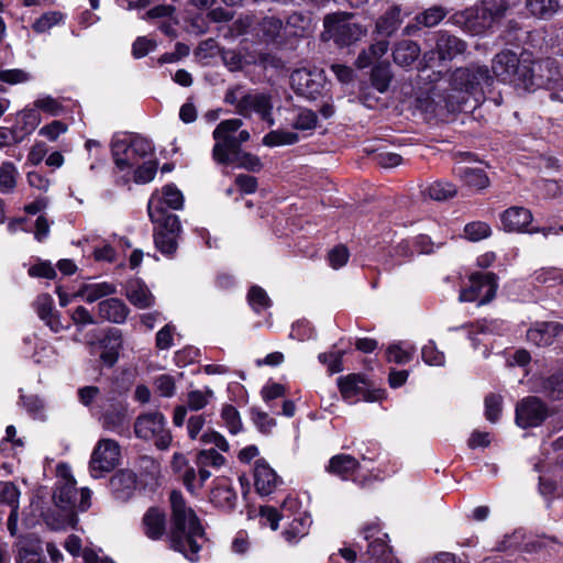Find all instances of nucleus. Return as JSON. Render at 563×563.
Returning a JSON list of instances; mask_svg holds the SVG:
<instances>
[{
  "label": "nucleus",
  "instance_id": "f257e3e1",
  "mask_svg": "<svg viewBox=\"0 0 563 563\" xmlns=\"http://www.w3.org/2000/svg\"><path fill=\"white\" fill-rule=\"evenodd\" d=\"M169 500L172 523L168 532H166V515L157 507H151L144 514L142 518L143 532L154 541L166 534L170 549L181 553L189 561L196 562L205 542L203 528L181 493L173 490Z\"/></svg>",
  "mask_w": 563,
  "mask_h": 563
},
{
  "label": "nucleus",
  "instance_id": "f03ea898",
  "mask_svg": "<svg viewBox=\"0 0 563 563\" xmlns=\"http://www.w3.org/2000/svg\"><path fill=\"white\" fill-rule=\"evenodd\" d=\"M492 69L499 80L523 90L547 87L551 99L563 103V69L553 58L534 60L530 53L517 56L503 51L494 57Z\"/></svg>",
  "mask_w": 563,
  "mask_h": 563
},
{
  "label": "nucleus",
  "instance_id": "7ed1b4c3",
  "mask_svg": "<svg viewBox=\"0 0 563 563\" xmlns=\"http://www.w3.org/2000/svg\"><path fill=\"white\" fill-rule=\"evenodd\" d=\"M494 82L493 76L486 66L472 65L465 68H457L451 77L450 89L445 95L431 93L420 95L417 98V108L426 113L437 114L441 110L448 112L464 111L473 98L475 103L489 91Z\"/></svg>",
  "mask_w": 563,
  "mask_h": 563
},
{
  "label": "nucleus",
  "instance_id": "20e7f679",
  "mask_svg": "<svg viewBox=\"0 0 563 563\" xmlns=\"http://www.w3.org/2000/svg\"><path fill=\"white\" fill-rule=\"evenodd\" d=\"M147 211L151 221L156 225L153 234L156 249L162 254L172 256L178 247L181 233L179 218L164 210L155 200L148 202Z\"/></svg>",
  "mask_w": 563,
  "mask_h": 563
},
{
  "label": "nucleus",
  "instance_id": "39448f33",
  "mask_svg": "<svg viewBox=\"0 0 563 563\" xmlns=\"http://www.w3.org/2000/svg\"><path fill=\"white\" fill-rule=\"evenodd\" d=\"M242 125L241 119L223 120L217 125L212 133L214 139L212 158L214 162L229 165L230 155L236 153L241 145L250 140L249 131L241 130Z\"/></svg>",
  "mask_w": 563,
  "mask_h": 563
},
{
  "label": "nucleus",
  "instance_id": "423d86ee",
  "mask_svg": "<svg viewBox=\"0 0 563 563\" xmlns=\"http://www.w3.org/2000/svg\"><path fill=\"white\" fill-rule=\"evenodd\" d=\"M506 11L505 0H481L462 13L464 27L472 34H481L490 29Z\"/></svg>",
  "mask_w": 563,
  "mask_h": 563
},
{
  "label": "nucleus",
  "instance_id": "0eeeda50",
  "mask_svg": "<svg viewBox=\"0 0 563 563\" xmlns=\"http://www.w3.org/2000/svg\"><path fill=\"white\" fill-rule=\"evenodd\" d=\"M134 433L139 439L154 441L159 450H166L173 440L166 419L158 411L140 415L134 422Z\"/></svg>",
  "mask_w": 563,
  "mask_h": 563
},
{
  "label": "nucleus",
  "instance_id": "6e6552de",
  "mask_svg": "<svg viewBox=\"0 0 563 563\" xmlns=\"http://www.w3.org/2000/svg\"><path fill=\"white\" fill-rule=\"evenodd\" d=\"M351 14L333 13L324 18L323 37L333 40L341 46L350 45L361 40L366 34V29L350 21Z\"/></svg>",
  "mask_w": 563,
  "mask_h": 563
},
{
  "label": "nucleus",
  "instance_id": "1a4fd4ad",
  "mask_svg": "<svg viewBox=\"0 0 563 563\" xmlns=\"http://www.w3.org/2000/svg\"><path fill=\"white\" fill-rule=\"evenodd\" d=\"M497 283L493 273H476L470 277L467 288L461 290V302H477L478 306L488 303L496 295Z\"/></svg>",
  "mask_w": 563,
  "mask_h": 563
},
{
  "label": "nucleus",
  "instance_id": "9d476101",
  "mask_svg": "<svg viewBox=\"0 0 563 563\" xmlns=\"http://www.w3.org/2000/svg\"><path fill=\"white\" fill-rule=\"evenodd\" d=\"M364 540L367 541V554L374 563H398L388 545V534L383 532L377 522L366 523L362 528Z\"/></svg>",
  "mask_w": 563,
  "mask_h": 563
},
{
  "label": "nucleus",
  "instance_id": "9b49d317",
  "mask_svg": "<svg viewBox=\"0 0 563 563\" xmlns=\"http://www.w3.org/2000/svg\"><path fill=\"white\" fill-rule=\"evenodd\" d=\"M120 445L111 439H101L92 451L89 470L95 478L111 472L119 463Z\"/></svg>",
  "mask_w": 563,
  "mask_h": 563
},
{
  "label": "nucleus",
  "instance_id": "f8f14e48",
  "mask_svg": "<svg viewBox=\"0 0 563 563\" xmlns=\"http://www.w3.org/2000/svg\"><path fill=\"white\" fill-rule=\"evenodd\" d=\"M548 407L534 396H528L516 405L515 421L521 429L539 427L548 417Z\"/></svg>",
  "mask_w": 563,
  "mask_h": 563
},
{
  "label": "nucleus",
  "instance_id": "ddd939ff",
  "mask_svg": "<svg viewBox=\"0 0 563 563\" xmlns=\"http://www.w3.org/2000/svg\"><path fill=\"white\" fill-rule=\"evenodd\" d=\"M466 43L460 37L448 32H439L437 34L434 49L427 52L423 55L426 67L428 66V63L433 59L434 55H438L441 62H450L459 55H462L466 51Z\"/></svg>",
  "mask_w": 563,
  "mask_h": 563
},
{
  "label": "nucleus",
  "instance_id": "4468645a",
  "mask_svg": "<svg viewBox=\"0 0 563 563\" xmlns=\"http://www.w3.org/2000/svg\"><path fill=\"white\" fill-rule=\"evenodd\" d=\"M290 84L298 95L316 99L323 88V77L319 70L301 68L291 74Z\"/></svg>",
  "mask_w": 563,
  "mask_h": 563
},
{
  "label": "nucleus",
  "instance_id": "2eb2a0df",
  "mask_svg": "<svg viewBox=\"0 0 563 563\" xmlns=\"http://www.w3.org/2000/svg\"><path fill=\"white\" fill-rule=\"evenodd\" d=\"M102 428L119 435L130 434V415L128 406L123 402L111 405L101 418Z\"/></svg>",
  "mask_w": 563,
  "mask_h": 563
},
{
  "label": "nucleus",
  "instance_id": "dca6fc26",
  "mask_svg": "<svg viewBox=\"0 0 563 563\" xmlns=\"http://www.w3.org/2000/svg\"><path fill=\"white\" fill-rule=\"evenodd\" d=\"M340 393L344 400L356 402L361 399L372 401L365 379L357 374H350L338 379Z\"/></svg>",
  "mask_w": 563,
  "mask_h": 563
},
{
  "label": "nucleus",
  "instance_id": "f3484780",
  "mask_svg": "<svg viewBox=\"0 0 563 563\" xmlns=\"http://www.w3.org/2000/svg\"><path fill=\"white\" fill-rule=\"evenodd\" d=\"M272 109L273 103L271 96L261 92H247L246 99L242 101V110H240V114L243 117H250L254 112L269 125H273L274 119L272 118Z\"/></svg>",
  "mask_w": 563,
  "mask_h": 563
},
{
  "label": "nucleus",
  "instance_id": "a211bd4d",
  "mask_svg": "<svg viewBox=\"0 0 563 563\" xmlns=\"http://www.w3.org/2000/svg\"><path fill=\"white\" fill-rule=\"evenodd\" d=\"M562 332L559 322H538L527 331V340L537 346H549Z\"/></svg>",
  "mask_w": 563,
  "mask_h": 563
},
{
  "label": "nucleus",
  "instance_id": "6ab92c4d",
  "mask_svg": "<svg viewBox=\"0 0 563 563\" xmlns=\"http://www.w3.org/2000/svg\"><path fill=\"white\" fill-rule=\"evenodd\" d=\"M238 500L236 492L232 483L227 477L214 479V486L210 493V501L219 508L231 510L235 507Z\"/></svg>",
  "mask_w": 563,
  "mask_h": 563
},
{
  "label": "nucleus",
  "instance_id": "aec40b11",
  "mask_svg": "<svg viewBox=\"0 0 563 563\" xmlns=\"http://www.w3.org/2000/svg\"><path fill=\"white\" fill-rule=\"evenodd\" d=\"M280 478L265 460H257L254 467V486L258 494H272Z\"/></svg>",
  "mask_w": 563,
  "mask_h": 563
},
{
  "label": "nucleus",
  "instance_id": "412c9836",
  "mask_svg": "<svg viewBox=\"0 0 563 563\" xmlns=\"http://www.w3.org/2000/svg\"><path fill=\"white\" fill-rule=\"evenodd\" d=\"M501 225L507 232H521L532 221V213L523 207H510L500 214Z\"/></svg>",
  "mask_w": 563,
  "mask_h": 563
},
{
  "label": "nucleus",
  "instance_id": "4be33fe9",
  "mask_svg": "<svg viewBox=\"0 0 563 563\" xmlns=\"http://www.w3.org/2000/svg\"><path fill=\"white\" fill-rule=\"evenodd\" d=\"M125 297L137 309H147L155 303V297L150 288L140 279L128 282Z\"/></svg>",
  "mask_w": 563,
  "mask_h": 563
},
{
  "label": "nucleus",
  "instance_id": "5701e85b",
  "mask_svg": "<svg viewBox=\"0 0 563 563\" xmlns=\"http://www.w3.org/2000/svg\"><path fill=\"white\" fill-rule=\"evenodd\" d=\"M111 489L119 500H128L136 488V475L129 470L118 472L110 481Z\"/></svg>",
  "mask_w": 563,
  "mask_h": 563
},
{
  "label": "nucleus",
  "instance_id": "b1692460",
  "mask_svg": "<svg viewBox=\"0 0 563 563\" xmlns=\"http://www.w3.org/2000/svg\"><path fill=\"white\" fill-rule=\"evenodd\" d=\"M99 317L109 322L123 323L129 314V308L119 298H109L98 303Z\"/></svg>",
  "mask_w": 563,
  "mask_h": 563
},
{
  "label": "nucleus",
  "instance_id": "393cba45",
  "mask_svg": "<svg viewBox=\"0 0 563 563\" xmlns=\"http://www.w3.org/2000/svg\"><path fill=\"white\" fill-rule=\"evenodd\" d=\"M54 501L63 510H73L77 505L78 489L73 477H65L54 492Z\"/></svg>",
  "mask_w": 563,
  "mask_h": 563
},
{
  "label": "nucleus",
  "instance_id": "a878e982",
  "mask_svg": "<svg viewBox=\"0 0 563 563\" xmlns=\"http://www.w3.org/2000/svg\"><path fill=\"white\" fill-rule=\"evenodd\" d=\"M400 5L389 7L375 23V32L386 37L391 36L402 23Z\"/></svg>",
  "mask_w": 563,
  "mask_h": 563
},
{
  "label": "nucleus",
  "instance_id": "bb28decb",
  "mask_svg": "<svg viewBox=\"0 0 563 563\" xmlns=\"http://www.w3.org/2000/svg\"><path fill=\"white\" fill-rule=\"evenodd\" d=\"M421 53L420 46L417 42L411 40L398 41L393 49L394 62L401 66H410Z\"/></svg>",
  "mask_w": 563,
  "mask_h": 563
},
{
  "label": "nucleus",
  "instance_id": "cd10ccee",
  "mask_svg": "<svg viewBox=\"0 0 563 563\" xmlns=\"http://www.w3.org/2000/svg\"><path fill=\"white\" fill-rule=\"evenodd\" d=\"M121 334L119 330L111 331L104 336L99 345L102 349L100 358L107 366H113L119 357V351L121 349Z\"/></svg>",
  "mask_w": 563,
  "mask_h": 563
},
{
  "label": "nucleus",
  "instance_id": "c85d7f7f",
  "mask_svg": "<svg viewBox=\"0 0 563 563\" xmlns=\"http://www.w3.org/2000/svg\"><path fill=\"white\" fill-rule=\"evenodd\" d=\"M114 294H117L115 285L108 282H102L82 285L76 296L81 297L88 303H92Z\"/></svg>",
  "mask_w": 563,
  "mask_h": 563
},
{
  "label": "nucleus",
  "instance_id": "c756f323",
  "mask_svg": "<svg viewBox=\"0 0 563 563\" xmlns=\"http://www.w3.org/2000/svg\"><path fill=\"white\" fill-rule=\"evenodd\" d=\"M389 42L387 40H379L372 44L367 49L360 53L356 59L358 68H366L371 65L379 64L378 60L388 52Z\"/></svg>",
  "mask_w": 563,
  "mask_h": 563
},
{
  "label": "nucleus",
  "instance_id": "7c9ffc66",
  "mask_svg": "<svg viewBox=\"0 0 563 563\" xmlns=\"http://www.w3.org/2000/svg\"><path fill=\"white\" fill-rule=\"evenodd\" d=\"M112 154L114 163L120 170L132 168L141 161L136 154L130 152V145L125 140H119L112 144Z\"/></svg>",
  "mask_w": 563,
  "mask_h": 563
},
{
  "label": "nucleus",
  "instance_id": "2f4dec72",
  "mask_svg": "<svg viewBox=\"0 0 563 563\" xmlns=\"http://www.w3.org/2000/svg\"><path fill=\"white\" fill-rule=\"evenodd\" d=\"M311 518L307 514H299L285 528L283 536L290 544L297 543L301 538L308 534Z\"/></svg>",
  "mask_w": 563,
  "mask_h": 563
},
{
  "label": "nucleus",
  "instance_id": "473e14b6",
  "mask_svg": "<svg viewBox=\"0 0 563 563\" xmlns=\"http://www.w3.org/2000/svg\"><path fill=\"white\" fill-rule=\"evenodd\" d=\"M153 200H155L158 206H162L164 210H166L165 207L179 210L184 206V196L174 185L164 186L162 194L153 195L148 202H152Z\"/></svg>",
  "mask_w": 563,
  "mask_h": 563
},
{
  "label": "nucleus",
  "instance_id": "72a5a7b5",
  "mask_svg": "<svg viewBox=\"0 0 563 563\" xmlns=\"http://www.w3.org/2000/svg\"><path fill=\"white\" fill-rule=\"evenodd\" d=\"M358 465V461L352 455L338 454L331 457L328 471L345 479L352 475Z\"/></svg>",
  "mask_w": 563,
  "mask_h": 563
},
{
  "label": "nucleus",
  "instance_id": "f704fd0d",
  "mask_svg": "<svg viewBox=\"0 0 563 563\" xmlns=\"http://www.w3.org/2000/svg\"><path fill=\"white\" fill-rule=\"evenodd\" d=\"M19 170L12 162H3L0 165V192L12 194L18 184Z\"/></svg>",
  "mask_w": 563,
  "mask_h": 563
},
{
  "label": "nucleus",
  "instance_id": "c9c22d12",
  "mask_svg": "<svg viewBox=\"0 0 563 563\" xmlns=\"http://www.w3.org/2000/svg\"><path fill=\"white\" fill-rule=\"evenodd\" d=\"M464 184L475 189H484L488 186L489 179L481 168L457 167L455 170Z\"/></svg>",
  "mask_w": 563,
  "mask_h": 563
},
{
  "label": "nucleus",
  "instance_id": "e433bc0d",
  "mask_svg": "<svg viewBox=\"0 0 563 563\" xmlns=\"http://www.w3.org/2000/svg\"><path fill=\"white\" fill-rule=\"evenodd\" d=\"M526 8L531 15L548 20L558 11V0H526Z\"/></svg>",
  "mask_w": 563,
  "mask_h": 563
},
{
  "label": "nucleus",
  "instance_id": "4c0bfd02",
  "mask_svg": "<svg viewBox=\"0 0 563 563\" xmlns=\"http://www.w3.org/2000/svg\"><path fill=\"white\" fill-rule=\"evenodd\" d=\"M448 14V11L441 5H433L415 16L418 26L433 27L438 25Z\"/></svg>",
  "mask_w": 563,
  "mask_h": 563
},
{
  "label": "nucleus",
  "instance_id": "58836bf2",
  "mask_svg": "<svg viewBox=\"0 0 563 563\" xmlns=\"http://www.w3.org/2000/svg\"><path fill=\"white\" fill-rule=\"evenodd\" d=\"M229 165H235L250 172H260L263 167L261 159L256 155L243 152L241 148L230 155Z\"/></svg>",
  "mask_w": 563,
  "mask_h": 563
},
{
  "label": "nucleus",
  "instance_id": "ea45409f",
  "mask_svg": "<svg viewBox=\"0 0 563 563\" xmlns=\"http://www.w3.org/2000/svg\"><path fill=\"white\" fill-rule=\"evenodd\" d=\"M416 350L412 345L406 343L391 344L386 351L388 362L396 364H406L412 360Z\"/></svg>",
  "mask_w": 563,
  "mask_h": 563
},
{
  "label": "nucleus",
  "instance_id": "a19ab883",
  "mask_svg": "<svg viewBox=\"0 0 563 563\" xmlns=\"http://www.w3.org/2000/svg\"><path fill=\"white\" fill-rule=\"evenodd\" d=\"M372 85L379 91L385 92L391 80L390 66L388 63H379L373 67L371 76Z\"/></svg>",
  "mask_w": 563,
  "mask_h": 563
},
{
  "label": "nucleus",
  "instance_id": "79ce46f5",
  "mask_svg": "<svg viewBox=\"0 0 563 563\" xmlns=\"http://www.w3.org/2000/svg\"><path fill=\"white\" fill-rule=\"evenodd\" d=\"M223 426L229 430L231 434H238L243 429V423L239 411L232 405H224L220 412Z\"/></svg>",
  "mask_w": 563,
  "mask_h": 563
},
{
  "label": "nucleus",
  "instance_id": "37998d69",
  "mask_svg": "<svg viewBox=\"0 0 563 563\" xmlns=\"http://www.w3.org/2000/svg\"><path fill=\"white\" fill-rule=\"evenodd\" d=\"M299 141L297 133L283 130H274L263 137V144L269 147L291 145Z\"/></svg>",
  "mask_w": 563,
  "mask_h": 563
},
{
  "label": "nucleus",
  "instance_id": "c03bdc74",
  "mask_svg": "<svg viewBox=\"0 0 563 563\" xmlns=\"http://www.w3.org/2000/svg\"><path fill=\"white\" fill-rule=\"evenodd\" d=\"M426 194L433 200L443 201L456 195V187L449 181H434L427 189Z\"/></svg>",
  "mask_w": 563,
  "mask_h": 563
},
{
  "label": "nucleus",
  "instance_id": "a18cd8bd",
  "mask_svg": "<svg viewBox=\"0 0 563 563\" xmlns=\"http://www.w3.org/2000/svg\"><path fill=\"white\" fill-rule=\"evenodd\" d=\"M309 19L301 13H292L287 18L284 33L287 36H301L309 27Z\"/></svg>",
  "mask_w": 563,
  "mask_h": 563
},
{
  "label": "nucleus",
  "instance_id": "49530a36",
  "mask_svg": "<svg viewBox=\"0 0 563 563\" xmlns=\"http://www.w3.org/2000/svg\"><path fill=\"white\" fill-rule=\"evenodd\" d=\"M318 117L310 109H299L291 119V126L299 131L313 130L317 126Z\"/></svg>",
  "mask_w": 563,
  "mask_h": 563
},
{
  "label": "nucleus",
  "instance_id": "de8ad7c7",
  "mask_svg": "<svg viewBox=\"0 0 563 563\" xmlns=\"http://www.w3.org/2000/svg\"><path fill=\"white\" fill-rule=\"evenodd\" d=\"M213 397L214 393L210 388H206L205 390H191L187 395V407L190 410L198 411L205 408Z\"/></svg>",
  "mask_w": 563,
  "mask_h": 563
},
{
  "label": "nucleus",
  "instance_id": "09e8293b",
  "mask_svg": "<svg viewBox=\"0 0 563 563\" xmlns=\"http://www.w3.org/2000/svg\"><path fill=\"white\" fill-rule=\"evenodd\" d=\"M225 463V457L213 449L201 450L197 453L196 465L219 468Z\"/></svg>",
  "mask_w": 563,
  "mask_h": 563
},
{
  "label": "nucleus",
  "instance_id": "8fccbe9b",
  "mask_svg": "<svg viewBox=\"0 0 563 563\" xmlns=\"http://www.w3.org/2000/svg\"><path fill=\"white\" fill-rule=\"evenodd\" d=\"M63 20V14L57 11L46 12L35 20L32 27L34 32L41 34L48 32L53 26Z\"/></svg>",
  "mask_w": 563,
  "mask_h": 563
},
{
  "label": "nucleus",
  "instance_id": "3c124183",
  "mask_svg": "<svg viewBox=\"0 0 563 563\" xmlns=\"http://www.w3.org/2000/svg\"><path fill=\"white\" fill-rule=\"evenodd\" d=\"M20 492L18 487L10 482H0V503L8 505L11 509L19 508Z\"/></svg>",
  "mask_w": 563,
  "mask_h": 563
},
{
  "label": "nucleus",
  "instance_id": "603ef678",
  "mask_svg": "<svg viewBox=\"0 0 563 563\" xmlns=\"http://www.w3.org/2000/svg\"><path fill=\"white\" fill-rule=\"evenodd\" d=\"M421 356L430 366H442L445 362L444 353L439 351L434 341H429L421 350Z\"/></svg>",
  "mask_w": 563,
  "mask_h": 563
},
{
  "label": "nucleus",
  "instance_id": "864d4df0",
  "mask_svg": "<svg viewBox=\"0 0 563 563\" xmlns=\"http://www.w3.org/2000/svg\"><path fill=\"white\" fill-rule=\"evenodd\" d=\"M33 106L36 107L38 112L43 111L52 117L59 115L64 110L62 103L57 99L53 98L52 96H42V97L37 98L33 102Z\"/></svg>",
  "mask_w": 563,
  "mask_h": 563
},
{
  "label": "nucleus",
  "instance_id": "5fc2aeb1",
  "mask_svg": "<svg viewBox=\"0 0 563 563\" xmlns=\"http://www.w3.org/2000/svg\"><path fill=\"white\" fill-rule=\"evenodd\" d=\"M492 229L486 222L475 221L465 225L464 234L471 241H481L490 235Z\"/></svg>",
  "mask_w": 563,
  "mask_h": 563
},
{
  "label": "nucleus",
  "instance_id": "6e6d98bb",
  "mask_svg": "<svg viewBox=\"0 0 563 563\" xmlns=\"http://www.w3.org/2000/svg\"><path fill=\"white\" fill-rule=\"evenodd\" d=\"M247 299H249L251 307L256 312H261L262 310L268 308L271 305V300H269L266 291L258 286H253L250 289Z\"/></svg>",
  "mask_w": 563,
  "mask_h": 563
},
{
  "label": "nucleus",
  "instance_id": "4d7b16f0",
  "mask_svg": "<svg viewBox=\"0 0 563 563\" xmlns=\"http://www.w3.org/2000/svg\"><path fill=\"white\" fill-rule=\"evenodd\" d=\"M503 398L499 395H488L485 398V417L488 421L495 423L501 413Z\"/></svg>",
  "mask_w": 563,
  "mask_h": 563
},
{
  "label": "nucleus",
  "instance_id": "13d9d810",
  "mask_svg": "<svg viewBox=\"0 0 563 563\" xmlns=\"http://www.w3.org/2000/svg\"><path fill=\"white\" fill-rule=\"evenodd\" d=\"M20 118L23 124L22 129L26 133H31L32 131H34L42 120L38 110L34 106L23 109L20 112Z\"/></svg>",
  "mask_w": 563,
  "mask_h": 563
},
{
  "label": "nucleus",
  "instance_id": "bf43d9fd",
  "mask_svg": "<svg viewBox=\"0 0 563 563\" xmlns=\"http://www.w3.org/2000/svg\"><path fill=\"white\" fill-rule=\"evenodd\" d=\"M68 125L59 120H54L51 123L42 126L38 134L49 142H55L62 134L66 133Z\"/></svg>",
  "mask_w": 563,
  "mask_h": 563
},
{
  "label": "nucleus",
  "instance_id": "052dcab7",
  "mask_svg": "<svg viewBox=\"0 0 563 563\" xmlns=\"http://www.w3.org/2000/svg\"><path fill=\"white\" fill-rule=\"evenodd\" d=\"M157 172V163L154 161L144 162L134 172V181L136 184H147L152 181Z\"/></svg>",
  "mask_w": 563,
  "mask_h": 563
},
{
  "label": "nucleus",
  "instance_id": "680f3d73",
  "mask_svg": "<svg viewBox=\"0 0 563 563\" xmlns=\"http://www.w3.org/2000/svg\"><path fill=\"white\" fill-rule=\"evenodd\" d=\"M344 352L343 351H330L328 353H321L319 354L318 358L319 361L327 365L330 373H339L343 371L342 366V357Z\"/></svg>",
  "mask_w": 563,
  "mask_h": 563
},
{
  "label": "nucleus",
  "instance_id": "e2e57ef3",
  "mask_svg": "<svg viewBox=\"0 0 563 563\" xmlns=\"http://www.w3.org/2000/svg\"><path fill=\"white\" fill-rule=\"evenodd\" d=\"M261 27L263 31V34L268 40H275L280 35V32L284 31V24L282 20L275 16H267L264 18Z\"/></svg>",
  "mask_w": 563,
  "mask_h": 563
},
{
  "label": "nucleus",
  "instance_id": "0e129e2a",
  "mask_svg": "<svg viewBox=\"0 0 563 563\" xmlns=\"http://www.w3.org/2000/svg\"><path fill=\"white\" fill-rule=\"evenodd\" d=\"M128 144L130 145V152L136 154L140 159L145 158L153 153V145L145 137L133 136Z\"/></svg>",
  "mask_w": 563,
  "mask_h": 563
},
{
  "label": "nucleus",
  "instance_id": "69168bd1",
  "mask_svg": "<svg viewBox=\"0 0 563 563\" xmlns=\"http://www.w3.org/2000/svg\"><path fill=\"white\" fill-rule=\"evenodd\" d=\"M156 390L162 397H173L176 390V383L173 376L161 374L154 382Z\"/></svg>",
  "mask_w": 563,
  "mask_h": 563
},
{
  "label": "nucleus",
  "instance_id": "338daca9",
  "mask_svg": "<svg viewBox=\"0 0 563 563\" xmlns=\"http://www.w3.org/2000/svg\"><path fill=\"white\" fill-rule=\"evenodd\" d=\"M30 78V75L23 69L14 68L0 70V81L9 85L23 84L29 81Z\"/></svg>",
  "mask_w": 563,
  "mask_h": 563
},
{
  "label": "nucleus",
  "instance_id": "774afa93",
  "mask_svg": "<svg viewBox=\"0 0 563 563\" xmlns=\"http://www.w3.org/2000/svg\"><path fill=\"white\" fill-rule=\"evenodd\" d=\"M251 416L254 424L263 433H269L272 429L275 427V420L264 411H261L258 409H252Z\"/></svg>",
  "mask_w": 563,
  "mask_h": 563
}]
</instances>
